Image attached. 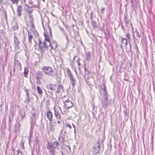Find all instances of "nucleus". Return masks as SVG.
Listing matches in <instances>:
<instances>
[{"instance_id": "f257e3e1", "label": "nucleus", "mask_w": 155, "mask_h": 155, "mask_svg": "<svg viewBox=\"0 0 155 155\" xmlns=\"http://www.w3.org/2000/svg\"><path fill=\"white\" fill-rule=\"evenodd\" d=\"M41 69L45 74L50 77H54L57 75V72L50 67L44 66Z\"/></svg>"}, {"instance_id": "f03ea898", "label": "nucleus", "mask_w": 155, "mask_h": 155, "mask_svg": "<svg viewBox=\"0 0 155 155\" xmlns=\"http://www.w3.org/2000/svg\"><path fill=\"white\" fill-rule=\"evenodd\" d=\"M59 144V143L57 141H55L53 143L48 141L46 147L48 150H56L55 149L58 148V147Z\"/></svg>"}, {"instance_id": "7ed1b4c3", "label": "nucleus", "mask_w": 155, "mask_h": 155, "mask_svg": "<svg viewBox=\"0 0 155 155\" xmlns=\"http://www.w3.org/2000/svg\"><path fill=\"white\" fill-rule=\"evenodd\" d=\"M100 143L99 141H97V143L94 146L93 153L94 155L98 153L100 150Z\"/></svg>"}, {"instance_id": "20e7f679", "label": "nucleus", "mask_w": 155, "mask_h": 155, "mask_svg": "<svg viewBox=\"0 0 155 155\" xmlns=\"http://www.w3.org/2000/svg\"><path fill=\"white\" fill-rule=\"evenodd\" d=\"M101 87V89L99 91L100 94H101L102 92H103V95L105 96L104 97H107V94L105 84L103 83L102 84Z\"/></svg>"}, {"instance_id": "39448f33", "label": "nucleus", "mask_w": 155, "mask_h": 155, "mask_svg": "<svg viewBox=\"0 0 155 155\" xmlns=\"http://www.w3.org/2000/svg\"><path fill=\"white\" fill-rule=\"evenodd\" d=\"M38 46L41 53L42 54H43L45 52L46 48L45 42L43 43L39 39Z\"/></svg>"}, {"instance_id": "423d86ee", "label": "nucleus", "mask_w": 155, "mask_h": 155, "mask_svg": "<svg viewBox=\"0 0 155 155\" xmlns=\"http://www.w3.org/2000/svg\"><path fill=\"white\" fill-rule=\"evenodd\" d=\"M14 39L15 48L19 49V42L18 39L17 37V34L16 32H14Z\"/></svg>"}, {"instance_id": "0eeeda50", "label": "nucleus", "mask_w": 155, "mask_h": 155, "mask_svg": "<svg viewBox=\"0 0 155 155\" xmlns=\"http://www.w3.org/2000/svg\"><path fill=\"white\" fill-rule=\"evenodd\" d=\"M64 104L65 107L68 109L73 106V104L72 101L69 100H68L64 101Z\"/></svg>"}, {"instance_id": "6e6552de", "label": "nucleus", "mask_w": 155, "mask_h": 155, "mask_svg": "<svg viewBox=\"0 0 155 155\" xmlns=\"http://www.w3.org/2000/svg\"><path fill=\"white\" fill-rule=\"evenodd\" d=\"M19 117H18V120H16V123L15 125V129L14 130V131H16L17 132L19 130V129L21 127V122H20L19 121Z\"/></svg>"}, {"instance_id": "1a4fd4ad", "label": "nucleus", "mask_w": 155, "mask_h": 155, "mask_svg": "<svg viewBox=\"0 0 155 155\" xmlns=\"http://www.w3.org/2000/svg\"><path fill=\"white\" fill-rule=\"evenodd\" d=\"M47 117L51 123L52 122L53 118V114L50 110H48L46 113Z\"/></svg>"}, {"instance_id": "9d476101", "label": "nucleus", "mask_w": 155, "mask_h": 155, "mask_svg": "<svg viewBox=\"0 0 155 155\" xmlns=\"http://www.w3.org/2000/svg\"><path fill=\"white\" fill-rule=\"evenodd\" d=\"M121 45H120V47L121 48H122L124 45L125 46H127V39L125 38L121 37Z\"/></svg>"}, {"instance_id": "9b49d317", "label": "nucleus", "mask_w": 155, "mask_h": 155, "mask_svg": "<svg viewBox=\"0 0 155 155\" xmlns=\"http://www.w3.org/2000/svg\"><path fill=\"white\" fill-rule=\"evenodd\" d=\"M22 7L21 5H18L17 6V11L18 12V16L20 17L22 15Z\"/></svg>"}, {"instance_id": "f8f14e48", "label": "nucleus", "mask_w": 155, "mask_h": 155, "mask_svg": "<svg viewBox=\"0 0 155 155\" xmlns=\"http://www.w3.org/2000/svg\"><path fill=\"white\" fill-rule=\"evenodd\" d=\"M102 103L103 107L106 108L107 106V97H104L102 100Z\"/></svg>"}, {"instance_id": "ddd939ff", "label": "nucleus", "mask_w": 155, "mask_h": 155, "mask_svg": "<svg viewBox=\"0 0 155 155\" xmlns=\"http://www.w3.org/2000/svg\"><path fill=\"white\" fill-rule=\"evenodd\" d=\"M56 86L57 87V90L56 91V93L58 94L60 92L63 91V87L62 85L59 84H58Z\"/></svg>"}, {"instance_id": "4468645a", "label": "nucleus", "mask_w": 155, "mask_h": 155, "mask_svg": "<svg viewBox=\"0 0 155 155\" xmlns=\"http://www.w3.org/2000/svg\"><path fill=\"white\" fill-rule=\"evenodd\" d=\"M31 33L30 32H28V43L29 45H31L32 43L31 40L33 39V37L31 34Z\"/></svg>"}, {"instance_id": "2eb2a0df", "label": "nucleus", "mask_w": 155, "mask_h": 155, "mask_svg": "<svg viewBox=\"0 0 155 155\" xmlns=\"http://www.w3.org/2000/svg\"><path fill=\"white\" fill-rule=\"evenodd\" d=\"M43 75V73L41 71H38L37 73L36 76V79L39 80V79H41Z\"/></svg>"}, {"instance_id": "dca6fc26", "label": "nucleus", "mask_w": 155, "mask_h": 155, "mask_svg": "<svg viewBox=\"0 0 155 155\" xmlns=\"http://www.w3.org/2000/svg\"><path fill=\"white\" fill-rule=\"evenodd\" d=\"M70 81L72 85L74 87V86L76 84V81L75 79L74 78L73 76L69 78Z\"/></svg>"}, {"instance_id": "f3484780", "label": "nucleus", "mask_w": 155, "mask_h": 155, "mask_svg": "<svg viewBox=\"0 0 155 155\" xmlns=\"http://www.w3.org/2000/svg\"><path fill=\"white\" fill-rule=\"evenodd\" d=\"M58 44L56 42L53 41L51 44V48L54 50H55L57 47Z\"/></svg>"}, {"instance_id": "a211bd4d", "label": "nucleus", "mask_w": 155, "mask_h": 155, "mask_svg": "<svg viewBox=\"0 0 155 155\" xmlns=\"http://www.w3.org/2000/svg\"><path fill=\"white\" fill-rule=\"evenodd\" d=\"M20 116L21 117V119L19 121L21 122V123H22L24 121V118L25 117V113H24L23 114L22 113H21Z\"/></svg>"}, {"instance_id": "6ab92c4d", "label": "nucleus", "mask_w": 155, "mask_h": 155, "mask_svg": "<svg viewBox=\"0 0 155 155\" xmlns=\"http://www.w3.org/2000/svg\"><path fill=\"white\" fill-rule=\"evenodd\" d=\"M46 48L48 49L49 47H51V44L50 43V41H45L44 42Z\"/></svg>"}, {"instance_id": "aec40b11", "label": "nucleus", "mask_w": 155, "mask_h": 155, "mask_svg": "<svg viewBox=\"0 0 155 155\" xmlns=\"http://www.w3.org/2000/svg\"><path fill=\"white\" fill-rule=\"evenodd\" d=\"M57 85L56 84H50L49 85V88L51 91L55 90L56 89L55 87H56Z\"/></svg>"}, {"instance_id": "412c9836", "label": "nucleus", "mask_w": 155, "mask_h": 155, "mask_svg": "<svg viewBox=\"0 0 155 155\" xmlns=\"http://www.w3.org/2000/svg\"><path fill=\"white\" fill-rule=\"evenodd\" d=\"M60 143H63L65 142L64 138L61 135L58 139Z\"/></svg>"}, {"instance_id": "4be33fe9", "label": "nucleus", "mask_w": 155, "mask_h": 155, "mask_svg": "<svg viewBox=\"0 0 155 155\" xmlns=\"http://www.w3.org/2000/svg\"><path fill=\"white\" fill-rule=\"evenodd\" d=\"M54 110V115L58 119H59L60 118L61 116L55 110Z\"/></svg>"}, {"instance_id": "5701e85b", "label": "nucleus", "mask_w": 155, "mask_h": 155, "mask_svg": "<svg viewBox=\"0 0 155 155\" xmlns=\"http://www.w3.org/2000/svg\"><path fill=\"white\" fill-rule=\"evenodd\" d=\"M37 90L38 93L40 94H42V91L40 87L39 86L37 87Z\"/></svg>"}, {"instance_id": "b1692460", "label": "nucleus", "mask_w": 155, "mask_h": 155, "mask_svg": "<svg viewBox=\"0 0 155 155\" xmlns=\"http://www.w3.org/2000/svg\"><path fill=\"white\" fill-rule=\"evenodd\" d=\"M87 59L88 61L90 60L91 58V54L90 52H88L86 53Z\"/></svg>"}, {"instance_id": "393cba45", "label": "nucleus", "mask_w": 155, "mask_h": 155, "mask_svg": "<svg viewBox=\"0 0 155 155\" xmlns=\"http://www.w3.org/2000/svg\"><path fill=\"white\" fill-rule=\"evenodd\" d=\"M91 22L94 28H97V26L95 21H94L93 20V21H91Z\"/></svg>"}, {"instance_id": "a878e982", "label": "nucleus", "mask_w": 155, "mask_h": 155, "mask_svg": "<svg viewBox=\"0 0 155 155\" xmlns=\"http://www.w3.org/2000/svg\"><path fill=\"white\" fill-rule=\"evenodd\" d=\"M67 73L68 75L69 76V78H70L72 77L73 76L72 74L71 73V71L69 69H68L67 71Z\"/></svg>"}, {"instance_id": "bb28decb", "label": "nucleus", "mask_w": 155, "mask_h": 155, "mask_svg": "<svg viewBox=\"0 0 155 155\" xmlns=\"http://www.w3.org/2000/svg\"><path fill=\"white\" fill-rule=\"evenodd\" d=\"M125 21L127 26H129L130 25L128 20L127 19V17H125Z\"/></svg>"}, {"instance_id": "cd10ccee", "label": "nucleus", "mask_w": 155, "mask_h": 155, "mask_svg": "<svg viewBox=\"0 0 155 155\" xmlns=\"http://www.w3.org/2000/svg\"><path fill=\"white\" fill-rule=\"evenodd\" d=\"M25 40H26V38L25 36H24V38L23 39V43L24 44L26 48H27V45L26 44V42L25 41Z\"/></svg>"}, {"instance_id": "c85d7f7f", "label": "nucleus", "mask_w": 155, "mask_h": 155, "mask_svg": "<svg viewBox=\"0 0 155 155\" xmlns=\"http://www.w3.org/2000/svg\"><path fill=\"white\" fill-rule=\"evenodd\" d=\"M29 16L30 21L31 24H32L34 22L33 15H29Z\"/></svg>"}, {"instance_id": "c756f323", "label": "nucleus", "mask_w": 155, "mask_h": 155, "mask_svg": "<svg viewBox=\"0 0 155 155\" xmlns=\"http://www.w3.org/2000/svg\"><path fill=\"white\" fill-rule=\"evenodd\" d=\"M32 9L31 7L29 8L28 9V15H31V13L32 12Z\"/></svg>"}, {"instance_id": "7c9ffc66", "label": "nucleus", "mask_w": 155, "mask_h": 155, "mask_svg": "<svg viewBox=\"0 0 155 155\" xmlns=\"http://www.w3.org/2000/svg\"><path fill=\"white\" fill-rule=\"evenodd\" d=\"M9 119V122H8V125L9 127L10 128L11 126V123L12 122L13 120V119L12 118H8Z\"/></svg>"}, {"instance_id": "2f4dec72", "label": "nucleus", "mask_w": 155, "mask_h": 155, "mask_svg": "<svg viewBox=\"0 0 155 155\" xmlns=\"http://www.w3.org/2000/svg\"><path fill=\"white\" fill-rule=\"evenodd\" d=\"M28 69L25 68V71H24V76L25 77H27V75L28 74Z\"/></svg>"}, {"instance_id": "473e14b6", "label": "nucleus", "mask_w": 155, "mask_h": 155, "mask_svg": "<svg viewBox=\"0 0 155 155\" xmlns=\"http://www.w3.org/2000/svg\"><path fill=\"white\" fill-rule=\"evenodd\" d=\"M44 35L45 37V41H50V38L48 35H47L46 33H44Z\"/></svg>"}, {"instance_id": "72a5a7b5", "label": "nucleus", "mask_w": 155, "mask_h": 155, "mask_svg": "<svg viewBox=\"0 0 155 155\" xmlns=\"http://www.w3.org/2000/svg\"><path fill=\"white\" fill-rule=\"evenodd\" d=\"M135 32L137 36L139 38H140V35L137 29L135 30Z\"/></svg>"}, {"instance_id": "f704fd0d", "label": "nucleus", "mask_w": 155, "mask_h": 155, "mask_svg": "<svg viewBox=\"0 0 155 155\" xmlns=\"http://www.w3.org/2000/svg\"><path fill=\"white\" fill-rule=\"evenodd\" d=\"M14 107H11L10 110V114H14Z\"/></svg>"}, {"instance_id": "c9c22d12", "label": "nucleus", "mask_w": 155, "mask_h": 155, "mask_svg": "<svg viewBox=\"0 0 155 155\" xmlns=\"http://www.w3.org/2000/svg\"><path fill=\"white\" fill-rule=\"evenodd\" d=\"M49 153H51V155H55L54 154V152L56 150H49Z\"/></svg>"}, {"instance_id": "e433bc0d", "label": "nucleus", "mask_w": 155, "mask_h": 155, "mask_svg": "<svg viewBox=\"0 0 155 155\" xmlns=\"http://www.w3.org/2000/svg\"><path fill=\"white\" fill-rule=\"evenodd\" d=\"M26 99L25 101V102H26V103H29V101L30 99V96L26 97Z\"/></svg>"}, {"instance_id": "4c0bfd02", "label": "nucleus", "mask_w": 155, "mask_h": 155, "mask_svg": "<svg viewBox=\"0 0 155 155\" xmlns=\"http://www.w3.org/2000/svg\"><path fill=\"white\" fill-rule=\"evenodd\" d=\"M18 27L17 25H15L12 27L13 30L15 31L18 30Z\"/></svg>"}, {"instance_id": "58836bf2", "label": "nucleus", "mask_w": 155, "mask_h": 155, "mask_svg": "<svg viewBox=\"0 0 155 155\" xmlns=\"http://www.w3.org/2000/svg\"><path fill=\"white\" fill-rule=\"evenodd\" d=\"M11 151L12 152L10 154V155H15V152H14L15 150H14V149L13 148V147H12V148L11 150Z\"/></svg>"}, {"instance_id": "ea45409f", "label": "nucleus", "mask_w": 155, "mask_h": 155, "mask_svg": "<svg viewBox=\"0 0 155 155\" xmlns=\"http://www.w3.org/2000/svg\"><path fill=\"white\" fill-rule=\"evenodd\" d=\"M11 1L13 4H17L18 2V0H11Z\"/></svg>"}, {"instance_id": "a19ab883", "label": "nucleus", "mask_w": 155, "mask_h": 155, "mask_svg": "<svg viewBox=\"0 0 155 155\" xmlns=\"http://www.w3.org/2000/svg\"><path fill=\"white\" fill-rule=\"evenodd\" d=\"M93 12H92L91 13V15H90V19H91V21H92V20L93 21Z\"/></svg>"}, {"instance_id": "79ce46f5", "label": "nucleus", "mask_w": 155, "mask_h": 155, "mask_svg": "<svg viewBox=\"0 0 155 155\" xmlns=\"http://www.w3.org/2000/svg\"><path fill=\"white\" fill-rule=\"evenodd\" d=\"M14 114H10L8 117V118H12L13 119Z\"/></svg>"}, {"instance_id": "37998d69", "label": "nucleus", "mask_w": 155, "mask_h": 155, "mask_svg": "<svg viewBox=\"0 0 155 155\" xmlns=\"http://www.w3.org/2000/svg\"><path fill=\"white\" fill-rule=\"evenodd\" d=\"M126 37L128 40H130V38L129 34H126Z\"/></svg>"}, {"instance_id": "c03bdc74", "label": "nucleus", "mask_w": 155, "mask_h": 155, "mask_svg": "<svg viewBox=\"0 0 155 155\" xmlns=\"http://www.w3.org/2000/svg\"><path fill=\"white\" fill-rule=\"evenodd\" d=\"M64 33L67 41H68V42L69 41V40H68V35H67V34L66 33H65V32H64Z\"/></svg>"}, {"instance_id": "a18cd8bd", "label": "nucleus", "mask_w": 155, "mask_h": 155, "mask_svg": "<svg viewBox=\"0 0 155 155\" xmlns=\"http://www.w3.org/2000/svg\"><path fill=\"white\" fill-rule=\"evenodd\" d=\"M84 69L85 70V74H88V71L87 69L86 66H84Z\"/></svg>"}, {"instance_id": "49530a36", "label": "nucleus", "mask_w": 155, "mask_h": 155, "mask_svg": "<svg viewBox=\"0 0 155 155\" xmlns=\"http://www.w3.org/2000/svg\"><path fill=\"white\" fill-rule=\"evenodd\" d=\"M50 130L52 132H54L55 130V128L51 126L50 128Z\"/></svg>"}, {"instance_id": "de8ad7c7", "label": "nucleus", "mask_w": 155, "mask_h": 155, "mask_svg": "<svg viewBox=\"0 0 155 155\" xmlns=\"http://www.w3.org/2000/svg\"><path fill=\"white\" fill-rule=\"evenodd\" d=\"M66 126L67 127H69L70 129L71 128V125L69 123H66Z\"/></svg>"}, {"instance_id": "09e8293b", "label": "nucleus", "mask_w": 155, "mask_h": 155, "mask_svg": "<svg viewBox=\"0 0 155 155\" xmlns=\"http://www.w3.org/2000/svg\"><path fill=\"white\" fill-rule=\"evenodd\" d=\"M77 62L78 64V65L79 67V68L80 67V66L81 65V63H80V62L79 61V59H78L77 61Z\"/></svg>"}, {"instance_id": "8fccbe9b", "label": "nucleus", "mask_w": 155, "mask_h": 155, "mask_svg": "<svg viewBox=\"0 0 155 155\" xmlns=\"http://www.w3.org/2000/svg\"><path fill=\"white\" fill-rule=\"evenodd\" d=\"M16 64L15 62L14 67L13 68V71L14 72H15V68L16 67Z\"/></svg>"}, {"instance_id": "3c124183", "label": "nucleus", "mask_w": 155, "mask_h": 155, "mask_svg": "<svg viewBox=\"0 0 155 155\" xmlns=\"http://www.w3.org/2000/svg\"><path fill=\"white\" fill-rule=\"evenodd\" d=\"M104 8H102L101 9V12L103 14L104 13Z\"/></svg>"}, {"instance_id": "603ef678", "label": "nucleus", "mask_w": 155, "mask_h": 155, "mask_svg": "<svg viewBox=\"0 0 155 155\" xmlns=\"http://www.w3.org/2000/svg\"><path fill=\"white\" fill-rule=\"evenodd\" d=\"M36 83L38 84H41V81H39V80H38L37 81Z\"/></svg>"}, {"instance_id": "864d4df0", "label": "nucleus", "mask_w": 155, "mask_h": 155, "mask_svg": "<svg viewBox=\"0 0 155 155\" xmlns=\"http://www.w3.org/2000/svg\"><path fill=\"white\" fill-rule=\"evenodd\" d=\"M25 6L28 8V9L29 8H30L31 7H30L28 4H26L25 3Z\"/></svg>"}, {"instance_id": "5fc2aeb1", "label": "nucleus", "mask_w": 155, "mask_h": 155, "mask_svg": "<svg viewBox=\"0 0 155 155\" xmlns=\"http://www.w3.org/2000/svg\"><path fill=\"white\" fill-rule=\"evenodd\" d=\"M6 116H4L3 117V121H6Z\"/></svg>"}, {"instance_id": "6e6d98bb", "label": "nucleus", "mask_w": 155, "mask_h": 155, "mask_svg": "<svg viewBox=\"0 0 155 155\" xmlns=\"http://www.w3.org/2000/svg\"><path fill=\"white\" fill-rule=\"evenodd\" d=\"M22 3H24L25 4L26 3V0H20Z\"/></svg>"}, {"instance_id": "4d7b16f0", "label": "nucleus", "mask_w": 155, "mask_h": 155, "mask_svg": "<svg viewBox=\"0 0 155 155\" xmlns=\"http://www.w3.org/2000/svg\"><path fill=\"white\" fill-rule=\"evenodd\" d=\"M48 28L49 29V33L51 35V30L50 28L49 27V26H48Z\"/></svg>"}, {"instance_id": "13d9d810", "label": "nucleus", "mask_w": 155, "mask_h": 155, "mask_svg": "<svg viewBox=\"0 0 155 155\" xmlns=\"http://www.w3.org/2000/svg\"><path fill=\"white\" fill-rule=\"evenodd\" d=\"M17 153H21V151H20V150H19V149H18L17 150Z\"/></svg>"}, {"instance_id": "bf43d9fd", "label": "nucleus", "mask_w": 155, "mask_h": 155, "mask_svg": "<svg viewBox=\"0 0 155 155\" xmlns=\"http://www.w3.org/2000/svg\"><path fill=\"white\" fill-rule=\"evenodd\" d=\"M30 96L29 94V92H27L26 93V97H28Z\"/></svg>"}, {"instance_id": "052dcab7", "label": "nucleus", "mask_w": 155, "mask_h": 155, "mask_svg": "<svg viewBox=\"0 0 155 155\" xmlns=\"http://www.w3.org/2000/svg\"><path fill=\"white\" fill-rule=\"evenodd\" d=\"M25 92L27 93V92H29V91H28V89H25Z\"/></svg>"}, {"instance_id": "680f3d73", "label": "nucleus", "mask_w": 155, "mask_h": 155, "mask_svg": "<svg viewBox=\"0 0 155 155\" xmlns=\"http://www.w3.org/2000/svg\"><path fill=\"white\" fill-rule=\"evenodd\" d=\"M67 146L68 147L69 149L70 150V149H71L70 147L69 146Z\"/></svg>"}, {"instance_id": "e2e57ef3", "label": "nucleus", "mask_w": 155, "mask_h": 155, "mask_svg": "<svg viewBox=\"0 0 155 155\" xmlns=\"http://www.w3.org/2000/svg\"><path fill=\"white\" fill-rule=\"evenodd\" d=\"M72 125L74 128L75 127V126L73 124H72Z\"/></svg>"}, {"instance_id": "0e129e2a", "label": "nucleus", "mask_w": 155, "mask_h": 155, "mask_svg": "<svg viewBox=\"0 0 155 155\" xmlns=\"http://www.w3.org/2000/svg\"><path fill=\"white\" fill-rule=\"evenodd\" d=\"M131 2L132 3V4L133 5V0H131Z\"/></svg>"}, {"instance_id": "69168bd1", "label": "nucleus", "mask_w": 155, "mask_h": 155, "mask_svg": "<svg viewBox=\"0 0 155 155\" xmlns=\"http://www.w3.org/2000/svg\"><path fill=\"white\" fill-rule=\"evenodd\" d=\"M36 141H38V142L39 141V140L38 139H36Z\"/></svg>"}, {"instance_id": "338daca9", "label": "nucleus", "mask_w": 155, "mask_h": 155, "mask_svg": "<svg viewBox=\"0 0 155 155\" xmlns=\"http://www.w3.org/2000/svg\"><path fill=\"white\" fill-rule=\"evenodd\" d=\"M10 75H11V76H12V71H11V72H10Z\"/></svg>"}, {"instance_id": "774afa93", "label": "nucleus", "mask_w": 155, "mask_h": 155, "mask_svg": "<svg viewBox=\"0 0 155 155\" xmlns=\"http://www.w3.org/2000/svg\"><path fill=\"white\" fill-rule=\"evenodd\" d=\"M60 152H61V153L62 154V153L63 154V151H60Z\"/></svg>"}]
</instances>
